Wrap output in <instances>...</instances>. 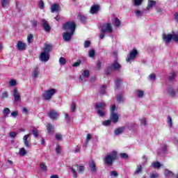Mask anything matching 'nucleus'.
<instances>
[{
  "label": "nucleus",
  "instance_id": "nucleus-13",
  "mask_svg": "<svg viewBox=\"0 0 178 178\" xmlns=\"http://www.w3.org/2000/svg\"><path fill=\"white\" fill-rule=\"evenodd\" d=\"M26 47H27L26 43H24L22 41H18L17 44L18 51H24L26 49Z\"/></svg>",
  "mask_w": 178,
  "mask_h": 178
},
{
  "label": "nucleus",
  "instance_id": "nucleus-24",
  "mask_svg": "<svg viewBox=\"0 0 178 178\" xmlns=\"http://www.w3.org/2000/svg\"><path fill=\"white\" fill-rule=\"evenodd\" d=\"M142 171H143V166L141 165H138L134 175H140V173H141Z\"/></svg>",
  "mask_w": 178,
  "mask_h": 178
},
{
  "label": "nucleus",
  "instance_id": "nucleus-17",
  "mask_svg": "<svg viewBox=\"0 0 178 178\" xmlns=\"http://www.w3.org/2000/svg\"><path fill=\"white\" fill-rule=\"evenodd\" d=\"M125 127H118L116 129H115L114 131V134L115 136H120V134H122V133H124V130H125Z\"/></svg>",
  "mask_w": 178,
  "mask_h": 178
},
{
  "label": "nucleus",
  "instance_id": "nucleus-2",
  "mask_svg": "<svg viewBox=\"0 0 178 178\" xmlns=\"http://www.w3.org/2000/svg\"><path fill=\"white\" fill-rule=\"evenodd\" d=\"M117 158L118 152L113 151L111 153L106 154L103 161L106 165H108V166H112L113 162L116 161Z\"/></svg>",
  "mask_w": 178,
  "mask_h": 178
},
{
  "label": "nucleus",
  "instance_id": "nucleus-4",
  "mask_svg": "<svg viewBox=\"0 0 178 178\" xmlns=\"http://www.w3.org/2000/svg\"><path fill=\"white\" fill-rule=\"evenodd\" d=\"M121 68H122V67L120 66V65L119 63H118L117 62L113 63L105 71V75L109 76V74H111V72H113V70H115V71L120 70Z\"/></svg>",
  "mask_w": 178,
  "mask_h": 178
},
{
  "label": "nucleus",
  "instance_id": "nucleus-6",
  "mask_svg": "<svg viewBox=\"0 0 178 178\" xmlns=\"http://www.w3.org/2000/svg\"><path fill=\"white\" fill-rule=\"evenodd\" d=\"M115 109H116V105H113L111 106V122H113V123H118V122H119V115H118V113H115Z\"/></svg>",
  "mask_w": 178,
  "mask_h": 178
},
{
  "label": "nucleus",
  "instance_id": "nucleus-46",
  "mask_svg": "<svg viewBox=\"0 0 178 178\" xmlns=\"http://www.w3.org/2000/svg\"><path fill=\"white\" fill-rule=\"evenodd\" d=\"M110 176L112 177H118V174L116 171L113 170V171H111L110 172Z\"/></svg>",
  "mask_w": 178,
  "mask_h": 178
},
{
  "label": "nucleus",
  "instance_id": "nucleus-26",
  "mask_svg": "<svg viewBox=\"0 0 178 178\" xmlns=\"http://www.w3.org/2000/svg\"><path fill=\"white\" fill-rule=\"evenodd\" d=\"M89 76H90V72L86 70L82 73V76H80V80L83 81V79H84V77L87 78V77H89Z\"/></svg>",
  "mask_w": 178,
  "mask_h": 178
},
{
  "label": "nucleus",
  "instance_id": "nucleus-12",
  "mask_svg": "<svg viewBox=\"0 0 178 178\" xmlns=\"http://www.w3.org/2000/svg\"><path fill=\"white\" fill-rule=\"evenodd\" d=\"M42 26L46 31L49 32L51 31V26H49V24L48 22L45 19L42 20Z\"/></svg>",
  "mask_w": 178,
  "mask_h": 178
},
{
  "label": "nucleus",
  "instance_id": "nucleus-22",
  "mask_svg": "<svg viewBox=\"0 0 178 178\" xmlns=\"http://www.w3.org/2000/svg\"><path fill=\"white\" fill-rule=\"evenodd\" d=\"M10 3V0H1V5L2 8H8Z\"/></svg>",
  "mask_w": 178,
  "mask_h": 178
},
{
  "label": "nucleus",
  "instance_id": "nucleus-45",
  "mask_svg": "<svg viewBox=\"0 0 178 178\" xmlns=\"http://www.w3.org/2000/svg\"><path fill=\"white\" fill-rule=\"evenodd\" d=\"M40 169L43 172H47V165H45V163H40Z\"/></svg>",
  "mask_w": 178,
  "mask_h": 178
},
{
  "label": "nucleus",
  "instance_id": "nucleus-10",
  "mask_svg": "<svg viewBox=\"0 0 178 178\" xmlns=\"http://www.w3.org/2000/svg\"><path fill=\"white\" fill-rule=\"evenodd\" d=\"M41 62H48L49 60V54L42 52L40 56Z\"/></svg>",
  "mask_w": 178,
  "mask_h": 178
},
{
  "label": "nucleus",
  "instance_id": "nucleus-40",
  "mask_svg": "<svg viewBox=\"0 0 178 178\" xmlns=\"http://www.w3.org/2000/svg\"><path fill=\"white\" fill-rule=\"evenodd\" d=\"M168 94L170 95V97H175L176 95V92H175V90L170 88L168 90Z\"/></svg>",
  "mask_w": 178,
  "mask_h": 178
},
{
  "label": "nucleus",
  "instance_id": "nucleus-44",
  "mask_svg": "<svg viewBox=\"0 0 178 178\" xmlns=\"http://www.w3.org/2000/svg\"><path fill=\"white\" fill-rule=\"evenodd\" d=\"M59 63L60 65H66V59L63 57H60L59 59Z\"/></svg>",
  "mask_w": 178,
  "mask_h": 178
},
{
  "label": "nucleus",
  "instance_id": "nucleus-9",
  "mask_svg": "<svg viewBox=\"0 0 178 178\" xmlns=\"http://www.w3.org/2000/svg\"><path fill=\"white\" fill-rule=\"evenodd\" d=\"M74 34V32H69L66 31L65 33L63 35V38L64 41L68 42L70 40H72V37Z\"/></svg>",
  "mask_w": 178,
  "mask_h": 178
},
{
  "label": "nucleus",
  "instance_id": "nucleus-34",
  "mask_svg": "<svg viewBox=\"0 0 178 178\" xmlns=\"http://www.w3.org/2000/svg\"><path fill=\"white\" fill-rule=\"evenodd\" d=\"M138 98H144V91L138 90H136Z\"/></svg>",
  "mask_w": 178,
  "mask_h": 178
},
{
  "label": "nucleus",
  "instance_id": "nucleus-52",
  "mask_svg": "<svg viewBox=\"0 0 178 178\" xmlns=\"http://www.w3.org/2000/svg\"><path fill=\"white\" fill-rule=\"evenodd\" d=\"M106 90V86H102L100 88V94H102V95L105 94Z\"/></svg>",
  "mask_w": 178,
  "mask_h": 178
},
{
  "label": "nucleus",
  "instance_id": "nucleus-37",
  "mask_svg": "<svg viewBox=\"0 0 178 178\" xmlns=\"http://www.w3.org/2000/svg\"><path fill=\"white\" fill-rule=\"evenodd\" d=\"M164 175L166 177H169L170 176H173V172L172 171L168 170H165Z\"/></svg>",
  "mask_w": 178,
  "mask_h": 178
},
{
  "label": "nucleus",
  "instance_id": "nucleus-53",
  "mask_svg": "<svg viewBox=\"0 0 178 178\" xmlns=\"http://www.w3.org/2000/svg\"><path fill=\"white\" fill-rule=\"evenodd\" d=\"M175 77H176V73L172 72L171 75H170V76H169V80H170V81H172V80H175Z\"/></svg>",
  "mask_w": 178,
  "mask_h": 178
},
{
  "label": "nucleus",
  "instance_id": "nucleus-18",
  "mask_svg": "<svg viewBox=\"0 0 178 178\" xmlns=\"http://www.w3.org/2000/svg\"><path fill=\"white\" fill-rule=\"evenodd\" d=\"M60 10V8L59 6V4H52L51 6V13H55V12H59Z\"/></svg>",
  "mask_w": 178,
  "mask_h": 178
},
{
  "label": "nucleus",
  "instance_id": "nucleus-49",
  "mask_svg": "<svg viewBox=\"0 0 178 178\" xmlns=\"http://www.w3.org/2000/svg\"><path fill=\"white\" fill-rule=\"evenodd\" d=\"M121 23H120V20H119V19L118 18H115V27H119V26H120Z\"/></svg>",
  "mask_w": 178,
  "mask_h": 178
},
{
  "label": "nucleus",
  "instance_id": "nucleus-23",
  "mask_svg": "<svg viewBox=\"0 0 178 178\" xmlns=\"http://www.w3.org/2000/svg\"><path fill=\"white\" fill-rule=\"evenodd\" d=\"M106 106V104H105V103L100 102V103L96 104L95 108L96 109H105Z\"/></svg>",
  "mask_w": 178,
  "mask_h": 178
},
{
  "label": "nucleus",
  "instance_id": "nucleus-15",
  "mask_svg": "<svg viewBox=\"0 0 178 178\" xmlns=\"http://www.w3.org/2000/svg\"><path fill=\"white\" fill-rule=\"evenodd\" d=\"M173 36L172 34H168V35H163V38L165 42V44H170V42L172 41Z\"/></svg>",
  "mask_w": 178,
  "mask_h": 178
},
{
  "label": "nucleus",
  "instance_id": "nucleus-50",
  "mask_svg": "<svg viewBox=\"0 0 178 178\" xmlns=\"http://www.w3.org/2000/svg\"><path fill=\"white\" fill-rule=\"evenodd\" d=\"M155 79H156V75H155V74H151L150 75H149V80L154 81Z\"/></svg>",
  "mask_w": 178,
  "mask_h": 178
},
{
  "label": "nucleus",
  "instance_id": "nucleus-51",
  "mask_svg": "<svg viewBox=\"0 0 178 178\" xmlns=\"http://www.w3.org/2000/svg\"><path fill=\"white\" fill-rule=\"evenodd\" d=\"M111 122H112L111 120H108L104 121L102 122V124L103 126H109V124H111Z\"/></svg>",
  "mask_w": 178,
  "mask_h": 178
},
{
  "label": "nucleus",
  "instance_id": "nucleus-29",
  "mask_svg": "<svg viewBox=\"0 0 178 178\" xmlns=\"http://www.w3.org/2000/svg\"><path fill=\"white\" fill-rule=\"evenodd\" d=\"M3 113L5 118H8L9 116V113H10V109H9V108H4Z\"/></svg>",
  "mask_w": 178,
  "mask_h": 178
},
{
  "label": "nucleus",
  "instance_id": "nucleus-30",
  "mask_svg": "<svg viewBox=\"0 0 178 178\" xmlns=\"http://www.w3.org/2000/svg\"><path fill=\"white\" fill-rule=\"evenodd\" d=\"M152 166H153L154 169H159L162 165L159 162H154L152 163Z\"/></svg>",
  "mask_w": 178,
  "mask_h": 178
},
{
  "label": "nucleus",
  "instance_id": "nucleus-59",
  "mask_svg": "<svg viewBox=\"0 0 178 178\" xmlns=\"http://www.w3.org/2000/svg\"><path fill=\"white\" fill-rule=\"evenodd\" d=\"M16 136H17V134L16 132L12 131L10 133V137H11V138H15Z\"/></svg>",
  "mask_w": 178,
  "mask_h": 178
},
{
  "label": "nucleus",
  "instance_id": "nucleus-62",
  "mask_svg": "<svg viewBox=\"0 0 178 178\" xmlns=\"http://www.w3.org/2000/svg\"><path fill=\"white\" fill-rule=\"evenodd\" d=\"M39 8L40 9H44V1H40L39 2Z\"/></svg>",
  "mask_w": 178,
  "mask_h": 178
},
{
  "label": "nucleus",
  "instance_id": "nucleus-7",
  "mask_svg": "<svg viewBox=\"0 0 178 178\" xmlns=\"http://www.w3.org/2000/svg\"><path fill=\"white\" fill-rule=\"evenodd\" d=\"M137 55H138V51H137V49H134L129 52V54L127 56V58L126 59L127 62H131L133 59H136L137 58Z\"/></svg>",
  "mask_w": 178,
  "mask_h": 178
},
{
  "label": "nucleus",
  "instance_id": "nucleus-54",
  "mask_svg": "<svg viewBox=\"0 0 178 178\" xmlns=\"http://www.w3.org/2000/svg\"><path fill=\"white\" fill-rule=\"evenodd\" d=\"M92 137H91V134H88L86 136V144H88V143H90V140H91Z\"/></svg>",
  "mask_w": 178,
  "mask_h": 178
},
{
  "label": "nucleus",
  "instance_id": "nucleus-27",
  "mask_svg": "<svg viewBox=\"0 0 178 178\" xmlns=\"http://www.w3.org/2000/svg\"><path fill=\"white\" fill-rule=\"evenodd\" d=\"M47 129V132L49 134H52V133H54V127L51 124H48Z\"/></svg>",
  "mask_w": 178,
  "mask_h": 178
},
{
  "label": "nucleus",
  "instance_id": "nucleus-28",
  "mask_svg": "<svg viewBox=\"0 0 178 178\" xmlns=\"http://www.w3.org/2000/svg\"><path fill=\"white\" fill-rule=\"evenodd\" d=\"M124 97H123L122 94L118 95L116 98L117 102H119L120 104L124 102Z\"/></svg>",
  "mask_w": 178,
  "mask_h": 178
},
{
  "label": "nucleus",
  "instance_id": "nucleus-63",
  "mask_svg": "<svg viewBox=\"0 0 178 178\" xmlns=\"http://www.w3.org/2000/svg\"><path fill=\"white\" fill-rule=\"evenodd\" d=\"M8 92L4 91L2 93V98H8Z\"/></svg>",
  "mask_w": 178,
  "mask_h": 178
},
{
  "label": "nucleus",
  "instance_id": "nucleus-56",
  "mask_svg": "<svg viewBox=\"0 0 178 178\" xmlns=\"http://www.w3.org/2000/svg\"><path fill=\"white\" fill-rule=\"evenodd\" d=\"M56 140L60 141L62 140V135L60 134H56L55 135Z\"/></svg>",
  "mask_w": 178,
  "mask_h": 178
},
{
  "label": "nucleus",
  "instance_id": "nucleus-35",
  "mask_svg": "<svg viewBox=\"0 0 178 178\" xmlns=\"http://www.w3.org/2000/svg\"><path fill=\"white\" fill-rule=\"evenodd\" d=\"M135 15H136V17H141L143 16V15H144V12L137 10L135 12Z\"/></svg>",
  "mask_w": 178,
  "mask_h": 178
},
{
  "label": "nucleus",
  "instance_id": "nucleus-11",
  "mask_svg": "<svg viewBox=\"0 0 178 178\" xmlns=\"http://www.w3.org/2000/svg\"><path fill=\"white\" fill-rule=\"evenodd\" d=\"M49 117L50 119L55 120L59 118V114H58V112L55 111L54 110H51L49 113Z\"/></svg>",
  "mask_w": 178,
  "mask_h": 178
},
{
  "label": "nucleus",
  "instance_id": "nucleus-25",
  "mask_svg": "<svg viewBox=\"0 0 178 178\" xmlns=\"http://www.w3.org/2000/svg\"><path fill=\"white\" fill-rule=\"evenodd\" d=\"M51 49H52V46L50 44H46L43 49V52L46 54H49V52L51 51Z\"/></svg>",
  "mask_w": 178,
  "mask_h": 178
},
{
  "label": "nucleus",
  "instance_id": "nucleus-61",
  "mask_svg": "<svg viewBox=\"0 0 178 178\" xmlns=\"http://www.w3.org/2000/svg\"><path fill=\"white\" fill-rule=\"evenodd\" d=\"M159 175L158 173H153L150 175V178H158Z\"/></svg>",
  "mask_w": 178,
  "mask_h": 178
},
{
  "label": "nucleus",
  "instance_id": "nucleus-32",
  "mask_svg": "<svg viewBox=\"0 0 178 178\" xmlns=\"http://www.w3.org/2000/svg\"><path fill=\"white\" fill-rule=\"evenodd\" d=\"M19 154L20 156H24V155L27 154V151H26V149L24 148H21L19 149Z\"/></svg>",
  "mask_w": 178,
  "mask_h": 178
},
{
  "label": "nucleus",
  "instance_id": "nucleus-20",
  "mask_svg": "<svg viewBox=\"0 0 178 178\" xmlns=\"http://www.w3.org/2000/svg\"><path fill=\"white\" fill-rule=\"evenodd\" d=\"M89 168H90L91 172H97V168L95 166V162H94V160L90 161L89 163Z\"/></svg>",
  "mask_w": 178,
  "mask_h": 178
},
{
  "label": "nucleus",
  "instance_id": "nucleus-5",
  "mask_svg": "<svg viewBox=\"0 0 178 178\" xmlns=\"http://www.w3.org/2000/svg\"><path fill=\"white\" fill-rule=\"evenodd\" d=\"M63 29L69 33H74L76 30V24L73 22H68L63 25Z\"/></svg>",
  "mask_w": 178,
  "mask_h": 178
},
{
  "label": "nucleus",
  "instance_id": "nucleus-64",
  "mask_svg": "<svg viewBox=\"0 0 178 178\" xmlns=\"http://www.w3.org/2000/svg\"><path fill=\"white\" fill-rule=\"evenodd\" d=\"M65 120L67 122H70V116H69L68 113H65Z\"/></svg>",
  "mask_w": 178,
  "mask_h": 178
},
{
  "label": "nucleus",
  "instance_id": "nucleus-38",
  "mask_svg": "<svg viewBox=\"0 0 178 178\" xmlns=\"http://www.w3.org/2000/svg\"><path fill=\"white\" fill-rule=\"evenodd\" d=\"M16 84H17V83L16 82V80L15 79H11L10 81H9V86L10 87H15V86H16Z\"/></svg>",
  "mask_w": 178,
  "mask_h": 178
},
{
  "label": "nucleus",
  "instance_id": "nucleus-36",
  "mask_svg": "<svg viewBox=\"0 0 178 178\" xmlns=\"http://www.w3.org/2000/svg\"><path fill=\"white\" fill-rule=\"evenodd\" d=\"M172 41H175V42H178V32L175 33H172Z\"/></svg>",
  "mask_w": 178,
  "mask_h": 178
},
{
  "label": "nucleus",
  "instance_id": "nucleus-43",
  "mask_svg": "<svg viewBox=\"0 0 178 178\" xmlns=\"http://www.w3.org/2000/svg\"><path fill=\"white\" fill-rule=\"evenodd\" d=\"M32 133L35 138L38 137V129L33 128L32 130Z\"/></svg>",
  "mask_w": 178,
  "mask_h": 178
},
{
  "label": "nucleus",
  "instance_id": "nucleus-55",
  "mask_svg": "<svg viewBox=\"0 0 178 178\" xmlns=\"http://www.w3.org/2000/svg\"><path fill=\"white\" fill-rule=\"evenodd\" d=\"M78 19L81 22H86V16L84 15H79Z\"/></svg>",
  "mask_w": 178,
  "mask_h": 178
},
{
  "label": "nucleus",
  "instance_id": "nucleus-41",
  "mask_svg": "<svg viewBox=\"0 0 178 178\" xmlns=\"http://www.w3.org/2000/svg\"><path fill=\"white\" fill-rule=\"evenodd\" d=\"M97 115H100L102 118H104V116H105V111H104V110L98 109Z\"/></svg>",
  "mask_w": 178,
  "mask_h": 178
},
{
  "label": "nucleus",
  "instance_id": "nucleus-58",
  "mask_svg": "<svg viewBox=\"0 0 178 178\" xmlns=\"http://www.w3.org/2000/svg\"><path fill=\"white\" fill-rule=\"evenodd\" d=\"M90 44H91V42L87 40L84 43V48H88V47H90Z\"/></svg>",
  "mask_w": 178,
  "mask_h": 178
},
{
  "label": "nucleus",
  "instance_id": "nucleus-48",
  "mask_svg": "<svg viewBox=\"0 0 178 178\" xmlns=\"http://www.w3.org/2000/svg\"><path fill=\"white\" fill-rule=\"evenodd\" d=\"M33 34H30V35H28L27 41H28L29 44L33 42Z\"/></svg>",
  "mask_w": 178,
  "mask_h": 178
},
{
  "label": "nucleus",
  "instance_id": "nucleus-47",
  "mask_svg": "<svg viewBox=\"0 0 178 178\" xmlns=\"http://www.w3.org/2000/svg\"><path fill=\"white\" fill-rule=\"evenodd\" d=\"M77 169H78V173H83V172H84L83 165L77 166Z\"/></svg>",
  "mask_w": 178,
  "mask_h": 178
},
{
  "label": "nucleus",
  "instance_id": "nucleus-1",
  "mask_svg": "<svg viewBox=\"0 0 178 178\" xmlns=\"http://www.w3.org/2000/svg\"><path fill=\"white\" fill-rule=\"evenodd\" d=\"M100 35L99 38L101 40L104 39L105 37V34H112L113 33V29L112 28V24L111 23H105L100 26Z\"/></svg>",
  "mask_w": 178,
  "mask_h": 178
},
{
  "label": "nucleus",
  "instance_id": "nucleus-39",
  "mask_svg": "<svg viewBox=\"0 0 178 178\" xmlns=\"http://www.w3.org/2000/svg\"><path fill=\"white\" fill-rule=\"evenodd\" d=\"M70 169L73 175V177L77 178V171H76V170L72 167H70Z\"/></svg>",
  "mask_w": 178,
  "mask_h": 178
},
{
  "label": "nucleus",
  "instance_id": "nucleus-57",
  "mask_svg": "<svg viewBox=\"0 0 178 178\" xmlns=\"http://www.w3.org/2000/svg\"><path fill=\"white\" fill-rule=\"evenodd\" d=\"M19 115V111H13L12 113H11V116L13 117V118H16L17 116H18Z\"/></svg>",
  "mask_w": 178,
  "mask_h": 178
},
{
  "label": "nucleus",
  "instance_id": "nucleus-14",
  "mask_svg": "<svg viewBox=\"0 0 178 178\" xmlns=\"http://www.w3.org/2000/svg\"><path fill=\"white\" fill-rule=\"evenodd\" d=\"M32 77L33 79H38L40 77V69L38 67H35L32 72Z\"/></svg>",
  "mask_w": 178,
  "mask_h": 178
},
{
  "label": "nucleus",
  "instance_id": "nucleus-42",
  "mask_svg": "<svg viewBox=\"0 0 178 178\" xmlns=\"http://www.w3.org/2000/svg\"><path fill=\"white\" fill-rule=\"evenodd\" d=\"M88 55L90 58H94L95 56V51L94 49H91L88 51Z\"/></svg>",
  "mask_w": 178,
  "mask_h": 178
},
{
  "label": "nucleus",
  "instance_id": "nucleus-33",
  "mask_svg": "<svg viewBox=\"0 0 178 178\" xmlns=\"http://www.w3.org/2000/svg\"><path fill=\"white\" fill-rule=\"evenodd\" d=\"M134 6H140L143 3V0H132Z\"/></svg>",
  "mask_w": 178,
  "mask_h": 178
},
{
  "label": "nucleus",
  "instance_id": "nucleus-31",
  "mask_svg": "<svg viewBox=\"0 0 178 178\" xmlns=\"http://www.w3.org/2000/svg\"><path fill=\"white\" fill-rule=\"evenodd\" d=\"M167 123H168L169 127H173V122L172 121V117L171 116H168Z\"/></svg>",
  "mask_w": 178,
  "mask_h": 178
},
{
  "label": "nucleus",
  "instance_id": "nucleus-21",
  "mask_svg": "<svg viewBox=\"0 0 178 178\" xmlns=\"http://www.w3.org/2000/svg\"><path fill=\"white\" fill-rule=\"evenodd\" d=\"M13 97L16 102H17L19 99H20V94L17 91V89H14Z\"/></svg>",
  "mask_w": 178,
  "mask_h": 178
},
{
  "label": "nucleus",
  "instance_id": "nucleus-19",
  "mask_svg": "<svg viewBox=\"0 0 178 178\" xmlns=\"http://www.w3.org/2000/svg\"><path fill=\"white\" fill-rule=\"evenodd\" d=\"M30 136H31V134H29L23 137L24 144L25 147H30V141L29 140V138L30 137Z\"/></svg>",
  "mask_w": 178,
  "mask_h": 178
},
{
  "label": "nucleus",
  "instance_id": "nucleus-3",
  "mask_svg": "<svg viewBox=\"0 0 178 178\" xmlns=\"http://www.w3.org/2000/svg\"><path fill=\"white\" fill-rule=\"evenodd\" d=\"M56 93V90L52 88L49 89L42 93V98L44 99V101H49Z\"/></svg>",
  "mask_w": 178,
  "mask_h": 178
},
{
  "label": "nucleus",
  "instance_id": "nucleus-16",
  "mask_svg": "<svg viewBox=\"0 0 178 178\" xmlns=\"http://www.w3.org/2000/svg\"><path fill=\"white\" fill-rule=\"evenodd\" d=\"M156 5V1L154 0H148L147 6L146 8L147 10H149Z\"/></svg>",
  "mask_w": 178,
  "mask_h": 178
},
{
  "label": "nucleus",
  "instance_id": "nucleus-60",
  "mask_svg": "<svg viewBox=\"0 0 178 178\" xmlns=\"http://www.w3.org/2000/svg\"><path fill=\"white\" fill-rule=\"evenodd\" d=\"M71 111L72 112H74L76 111V104L72 103L71 105Z\"/></svg>",
  "mask_w": 178,
  "mask_h": 178
},
{
  "label": "nucleus",
  "instance_id": "nucleus-8",
  "mask_svg": "<svg viewBox=\"0 0 178 178\" xmlns=\"http://www.w3.org/2000/svg\"><path fill=\"white\" fill-rule=\"evenodd\" d=\"M101 10V6L99 4H94L90 7V13L91 15H97Z\"/></svg>",
  "mask_w": 178,
  "mask_h": 178
}]
</instances>
